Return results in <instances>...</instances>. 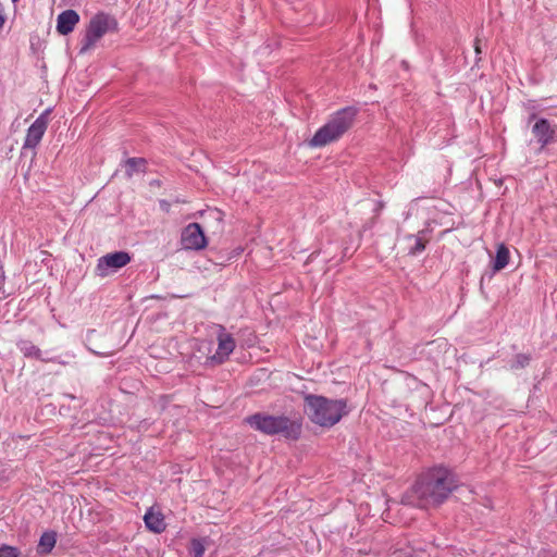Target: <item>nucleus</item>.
<instances>
[{
    "instance_id": "nucleus-1",
    "label": "nucleus",
    "mask_w": 557,
    "mask_h": 557,
    "mask_svg": "<svg viewBox=\"0 0 557 557\" xmlns=\"http://www.w3.org/2000/svg\"><path fill=\"white\" fill-rule=\"evenodd\" d=\"M457 487L455 475L444 467H435L421 475L403 497V504L429 508L438 506Z\"/></svg>"
},
{
    "instance_id": "nucleus-2",
    "label": "nucleus",
    "mask_w": 557,
    "mask_h": 557,
    "mask_svg": "<svg viewBox=\"0 0 557 557\" xmlns=\"http://www.w3.org/2000/svg\"><path fill=\"white\" fill-rule=\"evenodd\" d=\"M305 411L311 422L323 428L335 425L348 413L346 400L312 394L305 396Z\"/></svg>"
},
{
    "instance_id": "nucleus-3",
    "label": "nucleus",
    "mask_w": 557,
    "mask_h": 557,
    "mask_svg": "<svg viewBox=\"0 0 557 557\" xmlns=\"http://www.w3.org/2000/svg\"><path fill=\"white\" fill-rule=\"evenodd\" d=\"M357 111L351 107L338 110L315 132L308 145L321 148L338 140L352 126Z\"/></svg>"
},
{
    "instance_id": "nucleus-4",
    "label": "nucleus",
    "mask_w": 557,
    "mask_h": 557,
    "mask_svg": "<svg viewBox=\"0 0 557 557\" xmlns=\"http://www.w3.org/2000/svg\"><path fill=\"white\" fill-rule=\"evenodd\" d=\"M246 422L255 430L267 434H281L288 440H297L301 432V423L285 416L255 413L246 418Z\"/></svg>"
},
{
    "instance_id": "nucleus-5",
    "label": "nucleus",
    "mask_w": 557,
    "mask_h": 557,
    "mask_svg": "<svg viewBox=\"0 0 557 557\" xmlns=\"http://www.w3.org/2000/svg\"><path fill=\"white\" fill-rule=\"evenodd\" d=\"M116 21L114 17L99 13L96 14L89 22L84 37L81 41V50L79 53H86L90 50L96 42L102 38L107 33L114 30L116 28Z\"/></svg>"
},
{
    "instance_id": "nucleus-6",
    "label": "nucleus",
    "mask_w": 557,
    "mask_h": 557,
    "mask_svg": "<svg viewBox=\"0 0 557 557\" xmlns=\"http://www.w3.org/2000/svg\"><path fill=\"white\" fill-rule=\"evenodd\" d=\"M131 262V256L126 251H115L99 258L96 272L99 276L104 277L111 271H116Z\"/></svg>"
},
{
    "instance_id": "nucleus-7",
    "label": "nucleus",
    "mask_w": 557,
    "mask_h": 557,
    "mask_svg": "<svg viewBox=\"0 0 557 557\" xmlns=\"http://www.w3.org/2000/svg\"><path fill=\"white\" fill-rule=\"evenodd\" d=\"M181 242L188 250H201L207 246V237L199 223H189L182 232Z\"/></svg>"
},
{
    "instance_id": "nucleus-8",
    "label": "nucleus",
    "mask_w": 557,
    "mask_h": 557,
    "mask_svg": "<svg viewBox=\"0 0 557 557\" xmlns=\"http://www.w3.org/2000/svg\"><path fill=\"white\" fill-rule=\"evenodd\" d=\"M49 112V110L42 112L28 127L23 149H35L39 145L48 127Z\"/></svg>"
},
{
    "instance_id": "nucleus-9",
    "label": "nucleus",
    "mask_w": 557,
    "mask_h": 557,
    "mask_svg": "<svg viewBox=\"0 0 557 557\" xmlns=\"http://www.w3.org/2000/svg\"><path fill=\"white\" fill-rule=\"evenodd\" d=\"M532 133L541 144V147H545L557 140V128L552 126L546 119L537 120L532 127Z\"/></svg>"
},
{
    "instance_id": "nucleus-10",
    "label": "nucleus",
    "mask_w": 557,
    "mask_h": 557,
    "mask_svg": "<svg viewBox=\"0 0 557 557\" xmlns=\"http://www.w3.org/2000/svg\"><path fill=\"white\" fill-rule=\"evenodd\" d=\"M235 349V341L231 334L226 333L223 327L220 329L218 334V349L212 359L215 362H223Z\"/></svg>"
},
{
    "instance_id": "nucleus-11",
    "label": "nucleus",
    "mask_w": 557,
    "mask_h": 557,
    "mask_svg": "<svg viewBox=\"0 0 557 557\" xmlns=\"http://www.w3.org/2000/svg\"><path fill=\"white\" fill-rule=\"evenodd\" d=\"M79 22V15L74 10H65L58 15L57 30L61 35H67L73 32L76 24Z\"/></svg>"
},
{
    "instance_id": "nucleus-12",
    "label": "nucleus",
    "mask_w": 557,
    "mask_h": 557,
    "mask_svg": "<svg viewBox=\"0 0 557 557\" xmlns=\"http://www.w3.org/2000/svg\"><path fill=\"white\" fill-rule=\"evenodd\" d=\"M17 347H18L20 351L27 358H35V359H39L45 362L62 363L61 361L58 360V358L42 357V351L36 345H34L30 341L21 339L17 343Z\"/></svg>"
},
{
    "instance_id": "nucleus-13",
    "label": "nucleus",
    "mask_w": 557,
    "mask_h": 557,
    "mask_svg": "<svg viewBox=\"0 0 557 557\" xmlns=\"http://www.w3.org/2000/svg\"><path fill=\"white\" fill-rule=\"evenodd\" d=\"M146 527L154 532L161 533L165 530V522L163 515L159 511H154L153 508H149L144 516Z\"/></svg>"
},
{
    "instance_id": "nucleus-14",
    "label": "nucleus",
    "mask_w": 557,
    "mask_h": 557,
    "mask_svg": "<svg viewBox=\"0 0 557 557\" xmlns=\"http://www.w3.org/2000/svg\"><path fill=\"white\" fill-rule=\"evenodd\" d=\"M406 239L408 240V252L412 256L422 252L429 242L426 231H420L417 235H408Z\"/></svg>"
},
{
    "instance_id": "nucleus-15",
    "label": "nucleus",
    "mask_w": 557,
    "mask_h": 557,
    "mask_svg": "<svg viewBox=\"0 0 557 557\" xmlns=\"http://www.w3.org/2000/svg\"><path fill=\"white\" fill-rule=\"evenodd\" d=\"M57 543V534L53 531L44 532L38 543V552L42 554L50 553Z\"/></svg>"
},
{
    "instance_id": "nucleus-16",
    "label": "nucleus",
    "mask_w": 557,
    "mask_h": 557,
    "mask_svg": "<svg viewBox=\"0 0 557 557\" xmlns=\"http://www.w3.org/2000/svg\"><path fill=\"white\" fill-rule=\"evenodd\" d=\"M508 262H509V249L506 247L505 244H500L497 247L496 256L494 259V264H493L494 271L503 270L504 268H506Z\"/></svg>"
},
{
    "instance_id": "nucleus-17",
    "label": "nucleus",
    "mask_w": 557,
    "mask_h": 557,
    "mask_svg": "<svg viewBox=\"0 0 557 557\" xmlns=\"http://www.w3.org/2000/svg\"><path fill=\"white\" fill-rule=\"evenodd\" d=\"M146 161L143 158H129L125 161L126 174L132 177L134 174L145 171Z\"/></svg>"
},
{
    "instance_id": "nucleus-18",
    "label": "nucleus",
    "mask_w": 557,
    "mask_h": 557,
    "mask_svg": "<svg viewBox=\"0 0 557 557\" xmlns=\"http://www.w3.org/2000/svg\"><path fill=\"white\" fill-rule=\"evenodd\" d=\"M206 547L203 540L194 539L190 545V555L193 557H203Z\"/></svg>"
},
{
    "instance_id": "nucleus-19",
    "label": "nucleus",
    "mask_w": 557,
    "mask_h": 557,
    "mask_svg": "<svg viewBox=\"0 0 557 557\" xmlns=\"http://www.w3.org/2000/svg\"><path fill=\"white\" fill-rule=\"evenodd\" d=\"M0 557H20V550L7 544L0 546Z\"/></svg>"
},
{
    "instance_id": "nucleus-20",
    "label": "nucleus",
    "mask_w": 557,
    "mask_h": 557,
    "mask_svg": "<svg viewBox=\"0 0 557 557\" xmlns=\"http://www.w3.org/2000/svg\"><path fill=\"white\" fill-rule=\"evenodd\" d=\"M529 363V357L525 355H518L516 357L515 363L512 364L513 368H523Z\"/></svg>"
},
{
    "instance_id": "nucleus-21",
    "label": "nucleus",
    "mask_w": 557,
    "mask_h": 557,
    "mask_svg": "<svg viewBox=\"0 0 557 557\" xmlns=\"http://www.w3.org/2000/svg\"><path fill=\"white\" fill-rule=\"evenodd\" d=\"M408 556H409V553H408V552H405L403 548L396 549V550L392 554V557H408Z\"/></svg>"
},
{
    "instance_id": "nucleus-22",
    "label": "nucleus",
    "mask_w": 557,
    "mask_h": 557,
    "mask_svg": "<svg viewBox=\"0 0 557 557\" xmlns=\"http://www.w3.org/2000/svg\"><path fill=\"white\" fill-rule=\"evenodd\" d=\"M474 49H475V53H476V54H480V53H481V49H480L479 40H478V39L475 40Z\"/></svg>"
},
{
    "instance_id": "nucleus-23",
    "label": "nucleus",
    "mask_w": 557,
    "mask_h": 557,
    "mask_svg": "<svg viewBox=\"0 0 557 557\" xmlns=\"http://www.w3.org/2000/svg\"><path fill=\"white\" fill-rule=\"evenodd\" d=\"M14 3L17 2L18 0H12Z\"/></svg>"
}]
</instances>
